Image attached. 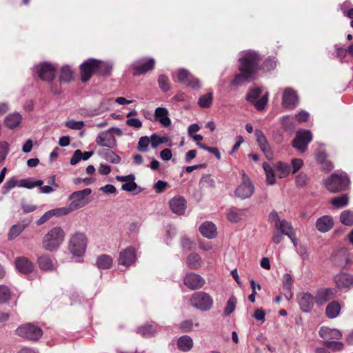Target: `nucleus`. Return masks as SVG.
Masks as SVG:
<instances>
[{
    "instance_id": "obj_13",
    "label": "nucleus",
    "mask_w": 353,
    "mask_h": 353,
    "mask_svg": "<svg viewBox=\"0 0 353 353\" xmlns=\"http://www.w3.org/2000/svg\"><path fill=\"white\" fill-rule=\"evenodd\" d=\"M155 61L153 58L141 59L132 65L134 76L143 74L154 68Z\"/></svg>"
},
{
    "instance_id": "obj_61",
    "label": "nucleus",
    "mask_w": 353,
    "mask_h": 353,
    "mask_svg": "<svg viewBox=\"0 0 353 353\" xmlns=\"http://www.w3.org/2000/svg\"><path fill=\"white\" fill-rule=\"evenodd\" d=\"M16 186H19V181H17L14 178L9 179L3 185V193L8 192L11 189L15 188Z\"/></svg>"
},
{
    "instance_id": "obj_34",
    "label": "nucleus",
    "mask_w": 353,
    "mask_h": 353,
    "mask_svg": "<svg viewBox=\"0 0 353 353\" xmlns=\"http://www.w3.org/2000/svg\"><path fill=\"white\" fill-rule=\"evenodd\" d=\"M245 209L232 208L228 210L226 216L230 222L236 223L242 219L243 216L245 214Z\"/></svg>"
},
{
    "instance_id": "obj_11",
    "label": "nucleus",
    "mask_w": 353,
    "mask_h": 353,
    "mask_svg": "<svg viewBox=\"0 0 353 353\" xmlns=\"http://www.w3.org/2000/svg\"><path fill=\"white\" fill-rule=\"evenodd\" d=\"M312 134L310 130H299L296 132L292 145L299 151L303 152L306 150L307 145L312 141Z\"/></svg>"
},
{
    "instance_id": "obj_20",
    "label": "nucleus",
    "mask_w": 353,
    "mask_h": 353,
    "mask_svg": "<svg viewBox=\"0 0 353 353\" xmlns=\"http://www.w3.org/2000/svg\"><path fill=\"white\" fill-rule=\"evenodd\" d=\"M336 293V290L333 288H321L318 290L315 294V302L317 305H321L325 304L329 300L332 299Z\"/></svg>"
},
{
    "instance_id": "obj_62",
    "label": "nucleus",
    "mask_w": 353,
    "mask_h": 353,
    "mask_svg": "<svg viewBox=\"0 0 353 353\" xmlns=\"http://www.w3.org/2000/svg\"><path fill=\"white\" fill-rule=\"evenodd\" d=\"M9 151V145L6 141L0 142V163L5 160Z\"/></svg>"
},
{
    "instance_id": "obj_17",
    "label": "nucleus",
    "mask_w": 353,
    "mask_h": 353,
    "mask_svg": "<svg viewBox=\"0 0 353 353\" xmlns=\"http://www.w3.org/2000/svg\"><path fill=\"white\" fill-rule=\"evenodd\" d=\"M183 283L190 290H196L203 286L205 280L197 274L190 273L185 276Z\"/></svg>"
},
{
    "instance_id": "obj_10",
    "label": "nucleus",
    "mask_w": 353,
    "mask_h": 353,
    "mask_svg": "<svg viewBox=\"0 0 353 353\" xmlns=\"http://www.w3.org/2000/svg\"><path fill=\"white\" fill-rule=\"evenodd\" d=\"M55 68L48 63H41L35 65L33 71L39 78L46 81H52L55 77Z\"/></svg>"
},
{
    "instance_id": "obj_42",
    "label": "nucleus",
    "mask_w": 353,
    "mask_h": 353,
    "mask_svg": "<svg viewBox=\"0 0 353 353\" xmlns=\"http://www.w3.org/2000/svg\"><path fill=\"white\" fill-rule=\"evenodd\" d=\"M112 68V65L110 62L102 61L97 59V73L101 75H108Z\"/></svg>"
},
{
    "instance_id": "obj_41",
    "label": "nucleus",
    "mask_w": 353,
    "mask_h": 353,
    "mask_svg": "<svg viewBox=\"0 0 353 353\" xmlns=\"http://www.w3.org/2000/svg\"><path fill=\"white\" fill-rule=\"evenodd\" d=\"M263 168L265 173L266 182L268 185H274L276 183L274 172L271 165L268 163H263Z\"/></svg>"
},
{
    "instance_id": "obj_51",
    "label": "nucleus",
    "mask_w": 353,
    "mask_h": 353,
    "mask_svg": "<svg viewBox=\"0 0 353 353\" xmlns=\"http://www.w3.org/2000/svg\"><path fill=\"white\" fill-rule=\"evenodd\" d=\"M26 225L19 223L14 225L10 230L8 233V239H13L18 236L25 229Z\"/></svg>"
},
{
    "instance_id": "obj_47",
    "label": "nucleus",
    "mask_w": 353,
    "mask_h": 353,
    "mask_svg": "<svg viewBox=\"0 0 353 353\" xmlns=\"http://www.w3.org/2000/svg\"><path fill=\"white\" fill-rule=\"evenodd\" d=\"M327 154L325 152H319L316 154V160L323 165V169L330 171L333 168L332 164L326 160Z\"/></svg>"
},
{
    "instance_id": "obj_8",
    "label": "nucleus",
    "mask_w": 353,
    "mask_h": 353,
    "mask_svg": "<svg viewBox=\"0 0 353 353\" xmlns=\"http://www.w3.org/2000/svg\"><path fill=\"white\" fill-rule=\"evenodd\" d=\"M254 192V187L253 184L245 172H243L242 183L236 189L235 195L241 199H245L252 196Z\"/></svg>"
},
{
    "instance_id": "obj_1",
    "label": "nucleus",
    "mask_w": 353,
    "mask_h": 353,
    "mask_svg": "<svg viewBox=\"0 0 353 353\" xmlns=\"http://www.w3.org/2000/svg\"><path fill=\"white\" fill-rule=\"evenodd\" d=\"M259 56L255 52H247L239 59L240 74L236 75L232 84L240 85L244 81L253 79L259 69Z\"/></svg>"
},
{
    "instance_id": "obj_48",
    "label": "nucleus",
    "mask_w": 353,
    "mask_h": 353,
    "mask_svg": "<svg viewBox=\"0 0 353 353\" xmlns=\"http://www.w3.org/2000/svg\"><path fill=\"white\" fill-rule=\"evenodd\" d=\"M349 201L348 196L345 194L337 196L332 199L331 203L336 208H341L347 205Z\"/></svg>"
},
{
    "instance_id": "obj_28",
    "label": "nucleus",
    "mask_w": 353,
    "mask_h": 353,
    "mask_svg": "<svg viewBox=\"0 0 353 353\" xmlns=\"http://www.w3.org/2000/svg\"><path fill=\"white\" fill-rule=\"evenodd\" d=\"M201 234L210 239H214L216 236V227L211 221H205L199 227Z\"/></svg>"
},
{
    "instance_id": "obj_26",
    "label": "nucleus",
    "mask_w": 353,
    "mask_h": 353,
    "mask_svg": "<svg viewBox=\"0 0 353 353\" xmlns=\"http://www.w3.org/2000/svg\"><path fill=\"white\" fill-rule=\"evenodd\" d=\"M334 225L333 219L328 215L323 216L319 218L316 222V228L321 232H327L330 230Z\"/></svg>"
},
{
    "instance_id": "obj_54",
    "label": "nucleus",
    "mask_w": 353,
    "mask_h": 353,
    "mask_svg": "<svg viewBox=\"0 0 353 353\" xmlns=\"http://www.w3.org/2000/svg\"><path fill=\"white\" fill-rule=\"evenodd\" d=\"M168 139L166 137H159L156 134L151 135V145L153 148H157L161 143H167Z\"/></svg>"
},
{
    "instance_id": "obj_55",
    "label": "nucleus",
    "mask_w": 353,
    "mask_h": 353,
    "mask_svg": "<svg viewBox=\"0 0 353 353\" xmlns=\"http://www.w3.org/2000/svg\"><path fill=\"white\" fill-rule=\"evenodd\" d=\"M10 298V290L6 285H0V303L8 301Z\"/></svg>"
},
{
    "instance_id": "obj_45",
    "label": "nucleus",
    "mask_w": 353,
    "mask_h": 353,
    "mask_svg": "<svg viewBox=\"0 0 353 353\" xmlns=\"http://www.w3.org/2000/svg\"><path fill=\"white\" fill-rule=\"evenodd\" d=\"M276 170L279 172V178H285L290 173V166L281 161L277 162L275 165Z\"/></svg>"
},
{
    "instance_id": "obj_56",
    "label": "nucleus",
    "mask_w": 353,
    "mask_h": 353,
    "mask_svg": "<svg viewBox=\"0 0 353 353\" xmlns=\"http://www.w3.org/2000/svg\"><path fill=\"white\" fill-rule=\"evenodd\" d=\"M324 345L333 351H340L343 350L344 345L342 342L327 341H324Z\"/></svg>"
},
{
    "instance_id": "obj_18",
    "label": "nucleus",
    "mask_w": 353,
    "mask_h": 353,
    "mask_svg": "<svg viewBox=\"0 0 353 353\" xmlns=\"http://www.w3.org/2000/svg\"><path fill=\"white\" fill-rule=\"evenodd\" d=\"M315 296L308 292L301 293L298 296V303L303 312H309L314 307Z\"/></svg>"
},
{
    "instance_id": "obj_35",
    "label": "nucleus",
    "mask_w": 353,
    "mask_h": 353,
    "mask_svg": "<svg viewBox=\"0 0 353 353\" xmlns=\"http://www.w3.org/2000/svg\"><path fill=\"white\" fill-rule=\"evenodd\" d=\"M341 305L339 302L333 301L326 307L325 314L329 319L336 318L340 313Z\"/></svg>"
},
{
    "instance_id": "obj_52",
    "label": "nucleus",
    "mask_w": 353,
    "mask_h": 353,
    "mask_svg": "<svg viewBox=\"0 0 353 353\" xmlns=\"http://www.w3.org/2000/svg\"><path fill=\"white\" fill-rule=\"evenodd\" d=\"M150 143H151V138L147 136L141 137L138 142L137 150L142 152H148Z\"/></svg>"
},
{
    "instance_id": "obj_32",
    "label": "nucleus",
    "mask_w": 353,
    "mask_h": 353,
    "mask_svg": "<svg viewBox=\"0 0 353 353\" xmlns=\"http://www.w3.org/2000/svg\"><path fill=\"white\" fill-rule=\"evenodd\" d=\"M39 268L45 271L53 270L55 268L56 263L52 259L47 255H42L38 258Z\"/></svg>"
},
{
    "instance_id": "obj_63",
    "label": "nucleus",
    "mask_w": 353,
    "mask_h": 353,
    "mask_svg": "<svg viewBox=\"0 0 353 353\" xmlns=\"http://www.w3.org/2000/svg\"><path fill=\"white\" fill-rule=\"evenodd\" d=\"M137 188L134 180H130L121 185V190L126 192H132Z\"/></svg>"
},
{
    "instance_id": "obj_23",
    "label": "nucleus",
    "mask_w": 353,
    "mask_h": 353,
    "mask_svg": "<svg viewBox=\"0 0 353 353\" xmlns=\"http://www.w3.org/2000/svg\"><path fill=\"white\" fill-rule=\"evenodd\" d=\"M172 212L176 214L181 215L185 212L186 201L183 197L176 196L172 198L169 202Z\"/></svg>"
},
{
    "instance_id": "obj_24",
    "label": "nucleus",
    "mask_w": 353,
    "mask_h": 353,
    "mask_svg": "<svg viewBox=\"0 0 353 353\" xmlns=\"http://www.w3.org/2000/svg\"><path fill=\"white\" fill-rule=\"evenodd\" d=\"M254 134L256 138V141L261 150L264 152L268 159H272V152L263 132L260 130H256Z\"/></svg>"
},
{
    "instance_id": "obj_38",
    "label": "nucleus",
    "mask_w": 353,
    "mask_h": 353,
    "mask_svg": "<svg viewBox=\"0 0 353 353\" xmlns=\"http://www.w3.org/2000/svg\"><path fill=\"white\" fill-rule=\"evenodd\" d=\"M201 257L196 253H191L186 260V265L190 269L196 270L201 265Z\"/></svg>"
},
{
    "instance_id": "obj_31",
    "label": "nucleus",
    "mask_w": 353,
    "mask_h": 353,
    "mask_svg": "<svg viewBox=\"0 0 353 353\" xmlns=\"http://www.w3.org/2000/svg\"><path fill=\"white\" fill-rule=\"evenodd\" d=\"M22 117L18 112L8 114L4 119L5 125L10 129L17 128L21 123Z\"/></svg>"
},
{
    "instance_id": "obj_15",
    "label": "nucleus",
    "mask_w": 353,
    "mask_h": 353,
    "mask_svg": "<svg viewBox=\"0 0 353 353\" xmlns=\"http://www.w3.org/2000/svg\"><path fill=\"white\" fill-rule=\"evenodd\" d=\"M299 102V98L296 92L291 88H287L284 90L282 97L283 106L286 108H294Z\"/></svg>"
},
{
    "instance_id": "obj_43",
    "label": "nucleus",
    "mask_w": 353,
    "mask_h": 353,
    "mask_svg": "<svg viewBox=\"0 0 353 353\" xmlns=\"http://www.w3.org/2000/svg\"><path fill=\"white\" fill-rule=\"evenodd\" d=\"M213 100V94L212 92H210L207 94L201 95L198 101V104L201 108H209Z\"/></svg>"
},
{
    "instance_id": "obj_9",
    "label": "nucleus",
    "mask_w": 353,
    "mask_h": 353,
    "mask_svg": "<svg viewBox=\"0 0 353 353\" xmlns=\"http://www.w3.org/2000/svg\"><path fill=\"white\" fill-rule=\"evenodd\" d=\"M16 332L18 335L30 340H37L42 335L41 328L30 323L19 326Z\"/></svg>"
},
{
    "instance_id": "obj_64",
    "label": "nucleus",
    "mask_w": 353,
    "mask_h": 353,
    "mask_svg": "<svg viewBox=\"0 0 353 353\" xmlns=\"http://www.w3.org/2000/svg\"><path fill=\"white\" fill-rule=\"evenodd\" d=\"M126 124L136 129H140L142 127V122L137 118H130L125 121Z\"/></svg>"
},
{
    "instance_id": "obj_6",
    "label": "nucleus",
    "mask_w": 353,
    "mask_h": 353,
    "mask_svg": "<svg viewBox=\"0 0 353 353\" xmlns=\"http://www.w3.org/2000/svg\"><path fill=\"white\" fill-rule=\"evenodd\" d=\"M92 190L90 188H85L81 190L75 191L69 196L70 209L73 211L77 210L85 207L90 203L88 196L91 194Z\"/></svg>"
},
{
    "instance_id": "obj_37",
    "label": "nucleus",
    "mask_w": 353,
    "mask_h": 353,
    "mask_svg": "<svg viewBox=\"0 0 353 353\" xmlns=\"http://www.w3.org/2000/svg\"><path fill=\"white\" fill-rule=\"evenodd\" d=\"M111 105L112 103L110 99H104L100 102L97 108L93 109L91 111L90 114L92 116H97L103 114L110 109Z\"/></svg>"
},
{
    "instance_id": "obj_39",
    "label": "nucleus",
    "mask_w": 353,
    "mask_h": 353,
    "mask_svg": "<svg viewBox=\"0 0 353 353\" xmlns=\"http://www.w3.org/2000/svg\"><path fill=\"white\" fill-rule=\"evenodd\" d=\"M177 345L182 351H189L193 346V341L190 336L184 335L178 339Z\"/></svg>"
},
{
    "instance_id": "obj_2",
    "label": "nucleus",
    "mask_w": 353,
    "mask_h": 353,
    "mask_svg": "<svg viewBox=\"0 0 353 353\" xmlns=\"http://www.w3.org/2000/svg\"><path fill=\"white\" fill-rule=\"evenodd\" d=\"M65 235L61 227L57 226L52 228L43 237V248L50 252L57 250L63 243Z\"/></svg>"
},
{
    "instance_id": "obj_3",
    "label": "nucleus",
    "mask_w": 353,
    "mask_h": 353,
    "mask_svg": "<svg viewBox=\"0 0 353 353\" xmlns=\"http://www.w3.org/2000/svg\"><path fill=\"white\" fill-rule=\"evenodd\" d=\"M86 247L87 238L84 234L77 232L70 236L68 249L74 256H83L85 252Z\"/></svg>"
},
{
    "instance_id": "obj_14",
    "label": "nucleus",
    "mask_w": 353,
    "mask_h": 353,
    "mask_svg": "<svg viewBox=\"0 0 353 353\" xmlns=\"http://www.w3.org/2000/svg\"><path fill=\"white\" fill-rule=\"evenodd\" d=\"M95 141L97 145L110 149L114 148L116 146V139L114 136L108 130L99 132Z\"/></svg>"
},
{
    "instance_id": "obj_44",
    "label": "nucleus",
    "mask_w": 353,
    "mask_h": 353,
    "mask_svg": "<svg viewBox=\"0 0 353 353\" xmlns=\"http://www.w3.org/2000/svg\"><path fill=\"white\" fill-rule=\"evenodd\" d=\"M43 183L42 180L32 181L30 179H26L19 181V187L32 189L37 186H41Z\"/></svg>"
},
{
    "instance_id": "obj_5",
    "label": "nucleus",
    "mask_w": 353,
    "mask_h": 353,
    "mask_svg": "<svg viewBox=\"0 0 353 353\" xmlns=\"http://www.w3.org/2000/svg\"><path fill=\"white\" fill-rule=\"evenodd\" d=\"M349 182V179L346 174L334 173L325 181V186L332 192H339L347 188Z\"/></svg>"
},
{
    "instance_id": "obj_36",
    "label": "nucleus",
    "mask_w": 353,
    "mask_h": 353,
    "mask_svg": "<svg viewBox=\"0 0 353 353\" xmlns=\"http://www.w3.org/2000/svg\"><path fill=\"white\" fill-rule=\"evenodd\" d=\"M93 154L94 152L92 151L82 152L81 150H77L74 151L73 155L70 159V164L76 165L81 160L86 161L90 157H92Z\"/></svg>"
},
{
    "instance_id": "obj_50",
    "label": "nucleus",
    "mask_w": 353,
    "mask_h": 353,
    "mask_svg": "<svg viewBox=\"0 0 353 353\" xmlns=\"http://www.w3.org/2000/svg\"><path fill=\"white\" fill-rule=\"evenodd\" d=\"M101 155L103 159L111 163L118 164L121 162V157L111 150H108Z\"/></svg>"
},
{
    "instance_id": "obj_27",
    "label": "nucleus",
    "mask_w": 353,
    "mask_h": 353,
    "mask_svg": "<svg viewBox=\"0 0 353 353\" xmlns=\"http://www.w3.org/2000/svg\"><path fill=\"white\" fill-rule=\"evenodd\" d=\"M319 335L325 341L340 339L342 337V333L340 330L327 327H321L319 330Z\"/></svg>"
},
{
    "instance_id": "obj_21",
    "label": "nucleus",
    "mask_w": 353,
    "mask_h": 353,
    "mask_svg": "<svg viewBox=\"0 0 353 353\" xmlns=\"http://www.w3.org/2000/svg\"><path fill=\"white\" fill-rule=\"evenodd\" d=\"M334 281L339 290L348 289L353 285V276L343 272L334 276Z\"/></svg>"
},
{
    "instance_id": "obj_49",
    "label": "nucleus",
    "mask_w": 353,
    "mask_h": 353,
    "mask_svg": "<svg viewBox=\"0 0 353 353\" xmlns=\"http://www.w3.org/2000/svg\"><path fill=\"white\" fill-rule=\"evenodd\" d=\"M61 81L64 82H70L73 79V72L68 66H63L61 69L59 76Z\"/></svg>"
},
{
    "instance_id": "obj_60",
    "label": "nucleus",
    "mask_w": 353,
    "mask_h": 353,
    "mask_svg": "<svg viewBox=\"0 0 353 353\" xmlns=\"http://www.w3.org/2000/svg\"><path fill=\"white\" fill-rule=\"evenodd\" d=\"M84 125V122L82 121L70 120L65 122V126L72 130H81Z\"/></svg>"
},
{
    "instance_id": "obj_29",
    "label": "nucleus",
    "mask_w": 353,
    "mask_h": 353,
    "mask_svg": "<svg viewBox=\"0 0 353 353\" xmlns=\"http://www.w3.org/2000/svg\"><path fill=\"white\" fill-rule=\"evenodd\" d=\"M154 117L159 120L163 127H169L171 125V120L168 117V111L165 108L159 107L156 108Z\"/></svg>"
},
{
    "instance_id": "obj_19",
    "label": "nucleus",
    "mask_w": 353,
    "mask_h": 353,
    "mask_svg": "<svg viewBox=\"0 0 353 353\" xmlns=\"http://www.w3.org/2000/svg\"><path fill=\"white\" fill-rule=\"evenodd\" d=\"M136 253L134 248L129 247L120 252L119 263L124 266H130L136 261Z\"/></svg>"
},
{
    "instance_id": "obj_25",
    "label": "nucleus",
    "mask_w": 353,
    "mask_h": 353,
    "mask_svg": "<svg viewBox=\"0 0 353 353\" xmlns=\"http://www.w3.org/2000/svg\"><path fill=\"white\" fill-rule=\"evenodd\" d=\"M15 267L19 272L23 274H28L33 270V263L26 257L20 256L15 259Z\"/></svg>"
},
{
    "instance_id": "obj_59",
    "label": "nucleus",
    "mask_w": 353,
    "mask_h": 353,
    "mask_svg": "<svg viewBox=\"0 0 353 353\" xmlns=\"http://www.w3.org/2000/svg\"><path fill=\"white\" fill-rule=\"evenodd\" d=\"M168 78L164 74H161L159 76L158 79V83L159 85L160 88L163 92H167L170 89V85L168 83Z\"/></svg>"
},
{
    "instance_id": "obj_12",
    "label": "nucleus",
    "mask_w": 353,
    "mask_h": 353,
    "mask_svg": "<svg viewBox=\"0 0 353 353\" xmlns=\"http://www.w3.org/2000/svg\"><path fill=\"white\" fill-rule=\"evenodd\" d=\"M97 59H88L80 66L81 81H88L94 73H97Z\"/></svg>"
},
{
    "instance_id": "obj_16",
    "label": "nucleus",
    "mask_w": 353,
    "mask_h": 353,
    "mask_svg": "<svg viewBox=\"0 0 353 353\" xmlns=\"http://www.w3.org/2000/svg\"><path fill=\"white\" fill-rule=\"evenodd\" d=\"M177 79L179 82L192 88H199L200 87L199 81L187 70L180 69L178 72Z\"/></svg>"
},
{
    "instance_id": "obj_53",
    "label": "nucleus",
    "mask_w": 353,
    "mask_h": 353,
    "mask_svg": "<svg viewBox=\"0 0 353 353\" xmlns=\"http://www.w3.org/2000/svg\"><path fill=\"white\" fill-rule=\"evenodd\" d=\"M236 303L237 301L234 296H232L229 299L224 310V313L226 316L230 315L234 311Z\"/></svg>"
},
{
    "instance_id": "obj_7",
    "label": "nucleus",
    "mask_w": 353,
    "mask_h": 353,
    "mask_svg": "<svg viewBox=\"0 0 353 353\" xmlns=\"http://www.w3.org/2000/svg\"><path fill=\"white\" fill-rule=\"evenodd\" d=\"M261 89L255 88L252 89L247 95V100L252 103L258 110H262L266 105L268 100V92L260 97Z\"/></svg>"
},
{
    "instance_id": "obj_22",
    "label": "nucleus",
    "mask_w": 353,
    "mask_h": 353,
    "mask_svg": "<svg viewBox=\"0 0 353 353\" xmlns=\"http://www.w3.org/2000/svg\"><path fill=\"white\" fill-rule=\"evenodd\" d=\"M275 228L278 231L281 232L284 235L288 236L292 241V243L296 245L295 233L290 222L285 219H282L281 221L277 223Z\"/></svg>"
},
{
    "instance_id": "obj_33",
    "label": "nucleus",
    "mask_w": 353,
    "mask_h": 353,
    "mask_svg": "<svg viewBox=\"0 0 353 353\" xmlns=\"http://www.w3.org/2000/svg\"><path fill=\"white\" fill-rule=\"evenodd\" d=\"M159 327L157 325H145L141 326L137 329V332L145 338L154 336L158 332Z\"/></svg>"
},
{
    "instance_id": "obj_46",
    "label": "nucleus",
    "mask_w": 353,
    "mask_h": 353,
    "mask_svg": "<svg viewBox=\"0 0 353 353\" xmlns=\"http://www.w3.org/2000/svg\"><path fill=\"white\" fill-rule=\"evenodd\" d=\"M340 220L345 225L351 226L353 225V211L350 210H344L341 213Z\"/></svg>"
},
{
    "instance_id": "obj_57",
    "label": "nucleus",
    "mask_w": 353,
    "mask_h": 353,
    "mask_svg": "<svg viewBox=\"0 0 353 353\" xmlns=\"http://www.w3.org/2000/svg\"><path fill=\"white\" fill-rule=\"evenodd\" d=\"M51 211L52 212L53 216H61L63 215L68 214L72 212V210L70 209L69 205L68 207H61L52 209L51 210Z\"/></svg>"
},
{
    "instance_id": "obj_4",
    "label": "nucleus",
    "mask_w": 353,
    "mask_h": 353,
    "mask_svg": "<svg viewBox=\"0 0 353 353\" xmlns=\"http://www.w3.org/2000/svg\"><path fill=\"white\" fill-rule=\"evenodd\" d=\"M191 305L202 312L210 310L214 304L212 297L204 292H197L192 294L190 299Z\"/></svg>"
},
{
    "instance_id": "obj_58",
    "label": "nucleus",
    "mask_w": 353,
    "mask_h": 353,
    "mask_svg": "<svg viewBox=\"0 0 353 353\" xmlns=\"http://www.w3.org/2000/svg\"><path fill=\"white\" fill-rule=\"evenodd\" d=\"M283 288L286 291H290L292 285V278L290 274H283L282 279Z\"/></svg>"
},
{
    "instance_id": "obj_40",
    "label": "nucleus",
    "mask_w": 353,
    "mask_h": 353,
    "mask_svg": "<svg viewBox=\"0 0 353 353\" xmlns=\"http://www.w3.org/2000/svg\"><path fill=\"white\" fill-rule=\"evenodd\" d=\"M112 259L107 254H101L97 259V266L100 269H109L112 265Z\"/></svg>"
},
{
    "instance_id": "obj_30",
    "label": "nucleus",
    "mask_w": 353,
    "mask_h": 353,
    "mask_svg": "<svg viewBox=\"0 0 353 353\" xmlns=\"http://www.w3.org/2000/svg\"><path fill=\"white\" fill-rule=\"evenodd\" d=\"M332 262L335 265L344 268L349 263V256L345 251H339L332 256Z\"/></svg>"
}]
</instances>
